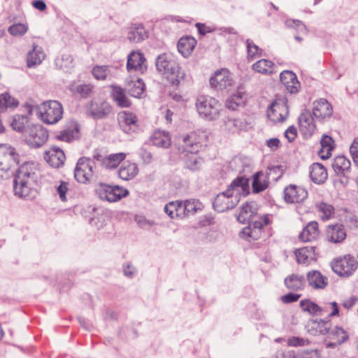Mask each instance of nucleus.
Returning <instances> with one entry per match:
<instances>
[{
	"mask_svg": "<svg viewBox=\"0 0 358 358\" xmlns=\"http://www.w3.org/2000/svg\"><path fill=\"white\" fill-rule=\"evenodd\" d=\"M249 194V180L238 176L228 186L227 190L217 195L213 201L214 209L222 213L234 208L240 201L241 196Z\"/></svg>",
	"mask_w": 358,
	"mask_h": 358,
	"instance_id": "1",
	"label": "nucleus"
},
{
	"mask_svg": "<svg viewBox=\"0 0 358 358\" xmlns=\"http://www.w3.org/2000/svg\"><path fill=\"white\" fill-rule=\"evenodd\" d=\"M36 166L33 162H25L20 166L14 178V192L20 198L29 196L31 182L36 178Z\"/></svg>",
	"mask_w": 358,
	"mask_h": 358,
	"instance_id": "2",
	"label": "nucleus"
},
{
	"mask_svg": "<svg viewBox=\"0 0 358 358\" xmlns=\"http://www.w3.org/2000/svg\"><path fill=\"white\" fill-rule=\"evenodd\" d=\"M156 67L173 86H178L184 81L186 74L173 59L166 54L159 55L156 59Z\"/></svg>",
	"mask_w": 358,
	"mask_h": 358,
	"instance_id": "3",
	"label": "nucleus"
},
{
	"mask_svg": "<svg viewBox=\"0 0 358 358\" xmlns=\"http://www.w3.org/2000/svg\"><path fill=\"white\" fill-rule=\"evenodd\" d=\"M195 106L199 115L209 121L218 119L222 110V104L216 99L208 95L199 96Z\"/></svg>",
	"mask_w": 358,
	"mask_h": 358,
	"instance_id": "4",
	"label": "nucleus"
},
{
	"mask_svg": "<svg viewBox=\"0 0 358 358\" xmlns=\"http://www.w3.org/2000/svg\"><path fill=\"white\" fill-rule=\"evenodd\" d=\"M62 105L57 101H44L37 107V113L40 120L48 124L58 122L63 116Z\"/></svg>",
	"mask_w": 358,
	"mask_h": 358,
	"instance_id": "5",
	"label": "nucleus"
},
{
	"mask_svg": "<svg viewBox=\"0 0 358 358\" xmlns=\"http://www.w3.org/2000/svg\"><path fill=\"white\" fill-rule=\"evenodd\" d=\"M19 163L15 149L7 144H0V178H8L13 173L14 164Z\"/></svg>",
	"mask_w": 358,
	"mask_h": 358,
	"instance_id": "6",
	"label": "nucleus"
},
{
	"mask_svg": "<svg viewBox=\"0 0 358 358\" xmlns=\"http://www.w3.org/2000/svg\"><path fill=\"white\" fill-rule=\"evenodd\" d=\"M96 193L103 201L116 202L129 194V191L119 185H109L99 183L96 188Z\"/></svg>",
	"mask_w": 358,
	"mask_h": 358,
	"instance_id": "7",
	"label": "nucleus"
},
{
	"mask_svg": "<svg viewBox=\"0 0 358 358\" xmlns=\"http://www.w3.org/2000/svg\"><path fill=\"white\" fill-rule=\"evenodd\" d=\"M332 270L340 276L349 277L357 268L358 262L350 255H345L334 259L331 264Z\"/></svg>",
	"mask_w": 358,
	"mask_h": 358,
	"instance_id": "8",
	"label": "nucleus"
},
{
	"mask_svg": "<svg viewBox=\"0 0 358 358\" xmlns=\"http://www.w3.org/2000/svg\"><path fill=\"white\" fill-rule=\"evenodd\" d=\"M26 143L31 148L42 146L48 138V131L41 124H34L24 130Z\"/></svg>",
	"mask_w": 358,
	"mask_h": 358,
	"instance_id": "9",
	"label": "nucleus"
},
{
	"mask_svg": "<svg viewBox=\"0 0 358 358\" xmlns=\"http://www.w3.org/2000/svg\"><path fill=\"white\" fill-rule=\"evenodd\" d=\"M270 223L268 215L260 217L259 220L250 222L240 232V236L248 241L258 240L262 236L263 229Z\"/></svg>",
	"mask_w": 358,
	"mask_h": 358,
	"instance_id": "10",
	"label": "nucleus"
},
{
	"mask_svg": "<svg viewBox=\"0 0 358 358\" xmlns=\"http://www.w3.org/2000/svg\"><path fill=\"white\" fill-rule=\"evenodd\" d=\"M95 162L87 157H81L78 159L75 171L74 177L80 183H87L90 181L94 175Z\"/></svg>",
	"mask_w": 358,
	"mask_h": 358,
	"instance_id": "11",
	"label": "nucleus"
},
{
	"mask_svg": "<svg viewBox=\"0 0 358 358\" xmlns=\"http://www.w3.org/2000/svg\"><path fill=\"white\" fill-rule=\"evenodd\" d=\"M206 135L203 131H193L182 137L183 150L186 152H197L206 141Z\"/></svg>",
	"mask_w": 358,
	"mask_h": 358,
	"instance_id": "12",
	"label": "nucleus"
},
{
	"mask_svg": "<svg viewBox=\"0 0 358 358\" xmlns=\"http://www.w3.org/2000/svg\"><path fill=\"white\" fill-rule=\"evenodd\" d=\"M288 114V106L282 100L273 101L267 110V117L273 122H283Z\"/></svg>",
	"mask_w": 358,
	"mask_h": 358,
	"instance_id": "13",
	"label": "nucleus"
},
{
	"mask_svg": "<svg viewBox=\"0 0 358 358\" xmlns=\"http://www.w3.org/2000/svg\"><path fill=\"white\" fill-rule=\"evenodd\" d=\"M308 197V192L302 187L289 185L284 189V199L286 203L303 202Z\"/></svg>",
	"mask_w": 358,
	"mask_h": 358,
	"instance_id": "14",
	"label": "nucleus"
},
{
	"mask_svg": "<svg viewBox=\"0 0 358 358\" xmlns=\"http://www.w3.org/2000/svg\"><path fill=\"white\" fill-rule=\"evenodd\" d=\"M333 113V108L325 99H320L313 102V115L319 121L329 118Z\"/></svg>",
	"mask_w": 358,
	"mask_h": 358,
	"instance_id": "15",
	"label": "nucleus"
},
{
	"mask_svg": "<svg viewBox=\"0 0 358 358\" xmlns=\"http://www.w3.org/2000/svg\"><path fill=\"white\" fill-rule=\"evenodd\" d=\"M233 79L229 71L227 69L217 71L210 79L212 87L217 90H224L232 85Z\"/></svg>",
	"mask_w": 358,
	"mask_h": 358,
	"instance_id": "16",
	"label": "nucleus"
},
{
	"mask_svg": "<svg viewBox=\"0 0 358 358\" xmlns=\"http://www.w3.org/2000/svg\"><path fill=\"white\" fill-rule=\"evenodd\" d=\"M110 111V104L104 101L93 100L87 108V114L95 119H101L109 114Z\"/></svg>",
	"mask_w": 358,
	"mask_h": 358,
	"instance_id": "17",
	"label": "nucleus"
},
{
	"mask_svg": "<svg viewBox=\"0 0 358 358\" xmlns=\"http://www.w3.org/2000/svg\"><path fill=\"white\" fill-rule=\"evenodd\" d=\"M326 239L332 243H341L347 236L346 230L342 224H329L326 229Z\"/></svg>",
	"mask_w": 358,
	"mask_h": 358,
	"instance_id": "18",
	"label": "nucleus"
},
{
	"mask_svg": "<svg viewBox=\"0 0 358 358\" xmlns=\"http://www.w3.org/2000/svg\"><path fill=\"white\" fill-rule=\"evenodd\" d=\"M119 124L121 129L127 134L136 132L138 129L137 117L129 112H122L119 115Z\"/></svg>",
	"mask_w": 358,
	"mask_h": 358,
	"instance_id": "19",
	"label": "nucleus"
},
{
	"mask_svg": "<svg viewBox=\"0 0 358 358\" xmlns=\"http://www.w3.org/2000/svg\"><path fill=\"white\" fill-rule=\"evenodd\" d=\"M44 159L51 166L59 168L64 164L66 157L59 148L52 147L45 152Z\"/></svg>",
	"mask_w": 358,
	"mask_h": 358,
	"instance_id": "20",
	"label": "nucleus"
},
{
	"mask_svg": "<svg viewBox=\"0 0 358 358\" xmlns=\"http://www.w3.org/2000/svg\"><path fill=\"white\" fill-rule=\"evenodd\" d=\"M127 68L129 71L143 73L147 69L146 61L143 55L138 52H132L128 56Z\"/></svg>",
	"mask_w": 358,
	"mask_h": 358,
	"instance_id": "21",
	"label": "nucleus"
},
{
	"mask_svg": "<svg viewBox=\"0 0 358 358\" xmlns=\"http://www.w3.org/2000/svg\"><path fill=\"white\" fill-rule=\"evenodd\" d=\"M280 81L290 93H296L300 87V83L294 73L291 71H284L280 75Z\"/></svg>",
	"mask_w": 358,
	"mask_h": 358,
	"instance_id": "22",
	"label": "nucleus"
},
{
	"mask_svg": "<svg viewBox=\"0 0 358 358\" xmlns=\"http://www.w3.org/2000/svg\"><path fill=\"white\" fill-rule=\"evenodd\" d=\"M80 127L76 122H70L64 129L57 135V138L62 141L71 142L79 137Z\"/></svg>",
	"mask_w": 358,
	"mask_h": 358,
	"instance_id": "23",
	"label": "nucleus"
},
{
	"mask_svg": "<svg viewBox=\"0 0 358 358\" xmlns=\"http://www.w3.org/2000/svg\"><path fill=\"white\" fill-rule=\"evenodd\" d=\"M299 124L300 130L304 135L310 136L315 129L313 117L308 110H305L301 114Z\"/></svg>",
	"mask_w": 358,
	"mask_h": 358,
	"instance_id": "24",
	"label": "nucleus"
},
{
	"mask_svg": "<svg viewBox=\"0 0 358 358\" xmlns=\"http://www.w3.org/2000/svg\"><path fill=\"white\" fill-rule=\"evenodd\" d=\"M306 278L309 285L314 289H324L328 285L327 278L316 270L309 271Z\"/></svg>",
	"mask_w": 358,
	"mask_h": 358,
	"instance_id": "25",
	"label": "nucleus"
},
{
	"mask_svg": "<svg viewBox=\"0 0 358 358\" xmlns=\"http://www.w3.org/2000/svg\"><path fill=\"white\" fill-rule=\"evenodd\" d=\"M45 55L42 48L34 45L31 50L27 55V66L28 68L36 67L44 60Z\"/></svg>",
	"mask_w": 358,
	"mask_h": 358,
	"instance_id": "26",
	"label": "nucleus"
},
{
	"mask_svg": "<svg viewBox=\"0 0 358 358\" xmlns=\"http://www.w3.org/2000/svg\"><path fill=\"white\" fill-rule=\"evenodd\" d=\"M296 260L299 264H308L317 258L315 247H303L295 252Z\"/></svg>",
	"mask_w": 358,
	"mask_h": 358,
	"instance_id": "27",
	"label": "nucleus"
},
{
	"mask_svg": "<svg viewBox=\"0 0 358 358\" xmlns=\"http://www.w3.org/2000/svg\"><path fill=\"white\" fill-rule=\"evenodd\" d=\"M320 234L318 223L315 221L310 222L302 230L299 238L303 242L315 240Z\"/></svg>",
	"mask_w": 358,
	"mask_h": 358,
	"instance_id": "28",
	"label": "nucleus"
},
{
	"mask_svg": "<svg viewBox=\"0 0 358 358\" xmlns=\"http://www.w3.org/2000/svg\"><path fill=\"white\" fill-rule=\"evenodd\" d=\"M183 162L185 169L191 171H196L201 169L203 160L197 155L196 152H187L183 157Z\"/></svg>",
	"mask_w": 358,
	"mask_h": 358,
	"instance_id": "29",
	"label": "nucleus"
},
{
	"mask_svg": "<svg viewBox=\"0 0 358 358\" xmlns=\"http://www.w3.org/2000/svg\"><path fill=\"white\" fill-rule=\"evenodd\" d=\"M138 173V168L136 163L125 162L118 171L119 177L124 180L133 179Z\"/></svg>",
	"mask_w": 358,
	"mask_h": 358,
	"instance_id": "30",
	"label": "nucleus"
},
{
	"mask_svg": "<svg viewBox=\"0 0 358 358\" xmlns=\"http://www.w3.org/2000/svg\"><path fill=\"white\" fill-rule=\"evenodd\" d=\"M126 155L124 152H119L111 154L104 157L103 159H99L101 156H97V160H101L102 166L106 169H115L116 168L124 159Z\"/></svg>",
	"mask_w": 358,
	"mask_h": 358,
	"instance_id": "31",
	"label": "nucleus"
},
{
	"mask_svg": "<svg viewBox=\"0 0 358 358\" xmlns=\"http://www.w3.org/2000/svg\"><path fill=\"white\" fill-rule=\"evenodd\" d=\"M148 37L142 24H134L128 32L127 38L131 43H140Z\"/></svg>",
	"mask_w": 358,
	"mask_h": 358,
	"instance_id": "32",
	"label": "nucleus"
},
{
	"mask_svg": "<svg viewBox=\"0 0 358 358\" xmlns=\"http://www.w3.org/2000/svg\"><path fill=\"white\" fill-rule=\"evenodd\" d=\"M310 176L315 183H323L327 178V169L322 164L314 163L310 167Z\"/></svg>",
	"mask_w": 358,
	"mask_h": 358,
	"instance_id": "33",
	"label": "nucleus"
},
{
	"mask_svg": "<svg viewBox=\"0 0 358 358\" xmlns=\"http://www.w3.org/2000/svg\"><path fill=\"white\" fill-rule=\"evenodd\" d=\"M196 41L192 36L182 37L178 43V51L185 57H188L194 50Z\"/></svg>",
	"mask_w": 358,
	"mask_h": 358,
	"instance_id": "34",
	"label": "nucleus"
},
{
	"mask_svg": "<svg viewBox=\"0 0 358 358\" xmlns=\"http://www.w3.org/2000/svg\"><path fill=\"white\" fill-rule=\"evenodd\" d=\"M300 306L303 312L316 316L322 315L328 308L327 306L325 308L320 307L309 299L301 300L300 301Z\"/></svg>",
	"mask_w": 358,
	"mask_h": 358,
	"instance_id": "35",
	"label": "nucleus"
},
{
	"mask_svg": "<svg viewBox=\"0 0 358 358\" xmlns=\"http://www.w3.org/2000/svg\"><path fill=\"white\" fill-rule=\"evenodd\" d=\"M256 213L257 210L254 205L246 202L241 207L237 215V220L241 223L250 222V220Z\"/></svg>",
	"mask_w": 358,
	"mask_h": 358,
	"instance_id": "36",
	"label": "nucleus"
},
{
	"mask_svg": "<svg viewBox=\"0 0 358 358\" xmlns=\"http://www.w3.org/2000/svg\"><path fill=\"white\" fill-rule=\"evenodd\" d=\"M275 64L266 59H259L252 65V69L255 72L264 75H271L275 73Z\"/></svg>",
	"mask_w": 358,
	"mask_h": 358,
	"instance_id": "37",
	"label": "nucleus"
},
{
	"mask_svg": "<svg viewBox=\"0 0 358 358\" xmlns=\"http://www.w3.org/2000/svg\"><path fill=\"white\" fill-rule=\"evenodd\" d=\"M268 186L267 177L262 171H258L252 176V192L259 193L265 190Z\"/></svg>",
	"mask_w": 358,
	"mask_h": 358,
	"instance_id": "38",
	"label": "nucleus"
},
{
	"mask_svg": "<svg viewBox=\"0 0 358 358\" xmlns=\"http://www.w3.org/2000/svg\"><path fill=\"white\" fill-rule=\"evenodd\" d=\"M152 144L157 147L167 148L171 145V138L168 133L156 131L151 137Z\"/></svg>",
	"mask_w": 358,
	"mask_h": 358,
	"instance_id": "39",
	"label": "nucleus"
},
{
	"mask_svg": "<svg viewBox=\"0 0 358 358\" xmlns=\"http://www.w3.org/2000/svg\"><path fill=\"white\" fill-rule=\"evenodd\" d=\"M311 326V329H308V331H311L313 334H322L325 335L329 333L330 329V324L328 321L323 320H312L308 324V326Z\"/></svg>",
	"mask_w": 358,
	"mask_h": 358,
	"instance_id": "40",
	"label": "nucleus"
},
{
	"mask_svg": "<svg viewBox=\"0 0 358 358\" xmlns=\"http://www.w3.org/2000/svg\"><path fill=\"white\" fill-rule=\"evenodd\" d=\"M332 168L337 174H343L350 169V161L343 155L337 156L332 162Z\"/></svg>",
	"mask_w": 358,
	"mask_h": 358,
	"instance_id": "41",
	"label": "nucleus"
},
{
	"mask_svg": "<svg viewBox=\"0 0 358 358\" xmlns=\"http://www.w3.org/2000/svg\"><path fill=\"white\" fill-rule=\"evenodd\" d=\"M315 207L320 213L321 219L323 220H330L335 213L334 206L324 201L317 203Z\"/></svg>",
	"mask_w": 358,
	"mask_h": 358,
	"instance_id": "42",
	"label": "nucleus"
},
{
	"mask_svg": "<svg viewBox=\"0 0 358 358\" xmlns=\"http://www.w3.org/2000/svg\"><path fill=\"white\" fill-rule=\"evenodd\" d=\"M112 96L117 104L122 108L130 106V101L126 96L124 91L120 87H113Z\"/></svg>",
	"mask_w": 358,
	"mask_h": 358,
	"instance_id": "43",
	"label": "nucleus"
},
{
	"mask_svg": "<svg viewBox=\"0 0 358 358\" xmlns=\"http://www.w3.org/2000/svg\"><path fill=\"white\" fill-rule=\"evenodd\" d=\"M321 148L319 155L322 159H328L331 155V152L334 148L333 139L327 135H324L321 139Z\"/></svg>",
	"mask_w": 358,
	"mask_h": 358,
	"instance_id": "44",
	"label": "nucleus"
},
{
	"mask_svg": "<svg viewBox=\"0 0 358 358\" xmlns=\"http://www.w3.org/2000/svg\"><path fill=\"white\" fill-rule=\"evenodd\" d=\"M145 84L140 78L132 80L127 84L129 94L134 97H140L144 92Z\"/></svg>",
	"mask_w": 358,
	"mask_h": 358,
	"instance_id": "45",
	"label": "nucleus"
},
{
	"mask_svg": "<svg viewBox=\"0 0 358 358\" xmlns=\"http://www.w3.org/2000/svg\"><path fill=\"white\" fill-rule=\"evenodd\" d=\"M286 287L292 290H299L303 287L304 278L303 276L292 274L285 279Z\"/></svg>",
	"mask_w": 358,
	"mask_h": 358,
	"instance_id": "46",
	"label": "nucleus"
},
{
	"mask_svg": "<svg viewBox=\"0 0 358 358\" xmlns=\"http://www.w3.org/2000/svg\"><path fill=\"white\" fill-rule=\"evenodd\" d=\"M276 358H320V353L318 350L306 351L300 354H296L292 351L286 354H280Z\"/></svg>",
	"mask_w": 358,
	"mask_h": 358,
	"instance_id": "47",
	"label": "nucleus"
},
{
	"mask_svg": "<svg viewBox=\"0 0 358 358\" xmlns=\"http://www.w3.org/2000/svg\"><path fill=\"white\" fill-rule=\"evenodd\" d=\"M225 124L229 130L236 132L246 129L248 124L244 119H229Z\"/></svg>",
	"mask_w": 358,
	"mask_h": 358,
	"instance_id": "48",
	"label": "nucleus"
},
{
	"mask_svg": "<svg viewBox=\"0 0 358 358\" xmlns=\"http://www.w3.org/2000/svg\"><path fill=\"white\" fill-rule=\"evenodd\" d=\"M331 338L337 341L341 345L348 340V333L341 327H336L331 332Z\"/></svg>",
	"mask_w": 358,
	"mask_h": 358,
	"instance_id": "49",
	"label": "nucleus"
},
{
	"mask_svg": "<svg viewBox=\"0 0 358 358\" xmlns=\"http://www.w3.org/2000/svg\"><path fill=\"white\" fill-rule=\"evenodd\" d=\"M73 57L69 53H64L55 59L56 66L61 69H68L72 66Z\"/></svg>",
	"mask_w": 358,
	"mask_h": 358,
	"instance_id": "50",
	"label": "nucleus"
},
{
	"mask_svg": "<svg viewBox=\"0 0 358 358\" xmlns=\"http://www.w3.org/2000/svg\"><path fill=\"white\" fill-rule=\"evenodd\" d=\"M18 104V101L11 96L9 93L5 92L0 94V109H4L8 107H17Z\"/></svg>",
	"mask_w": 358,
	"mask_h": 358,
	"instance_id": "51",
	"label": "nucleus"
},
{
	"mask_svg": "<svg viewBox=\"0 0 358 358\" xmlns=\"http://www.w3.org/2000/svg\"><path fill=\"white\" fill-rule=\"evenodd\" d=\"M246 46L248 50V59L252 60L257 57L262 55V50L260 49L254 42L250 39H247Z\"/></svg>",
	"mask_w": 358,
	"mask_h": 358,
	"instance_id": "52",
	"label": "nucleus"
},
{
	"mask_svg": "<svg viewBox=\"0 0 358 358\" xmlns=\"http://www.w3.org/2000/svg\"><path fill=\"white\" fill-rule=\"evenodd\" d=\"M27 117L26 115H15L11 122L12 128L19 132H23L25 129V124L27 123Z\"/></svg>",
	"mask_w": 358,
	"mask_h": 358,
	"instance_id": "53",
	"label": "nucleus"
},
{
	"mask_svg": "<svg viewBox=\"0 0 358 358\" xmlns=\"http://www.w3.org/2000/svg\"><path fill=\"white\" fill-rule=\"evenodd\" d=\"M110 73L108 66H95L92 69V74L96 80H104Z\"/></svg>",
	"mask_w": 358,
	"mask_h": 358,
	"instance_id": "54",
	"label": "nucleus"
},
{
	"mask_svg": "<svg viewBox=\"0 0 358 358\" xmlns=\"http://www.w3.org/2000/svg\"><path fill=\"white\" fill-rule=\"evenodd\" d=\"M28 30V27L22 23L15 24L8 28V32L14 36L24 35Z\"/></svg>",
	"mask_w": 358,
	"mask_h": 358,
	"instance_id": "55",
	"label": "nucleus"
},
{
	"mask_svg": "<svg viewBox=\"0 0 358 358\" xmlns=\"http://www.w3.org/2000/svg\"><path fill=\"white\" fill-rule=\"evenodd\" d=\"M93 88L90 84H83L77 86L76 91L83 97H87L92 92Z\"/></svg>",
	"mask_w": 358,
	"mask_h": 358,
	"instance_id": "56",
	"label": "nucleus"
},
{
	"mask_svg": "<svg viewBox=\"0 0 358 358\" xmlns=\"http://www.w3.org/2000/svg\"><path fill=\"white\" fill-rule=\"evenodd\" d=\"M184 208L185 210V215L188 216L192 215L197 211V203L194 201L187 200L184 202Z\"/></svg>",
	"mask_w": 358,
	"mask_h": 358,
	"instance_id": "57",
	"label": "nucleus"
},
{
	"mask_svg": "<svg viewBox=\"0 0 358 358\" xmlns=\"http://www.w3.org/2000/svg\"><path fill=\"white\" fill-rule=\"evenodd\" d=\"M287 27L296 28L298 31L301 32H306V27L304 24L298 20H287L285 22Z\"/></svg>",
	"mask_w": 358,
	"mask_h": 358,
	"instance_id": "58",
	"label": "nucleus"
},
{
	"mask_svg": "<svg viewBox=\"0 0 358 358\" xmlns=\"http://www.w3.org/2000/svg\"><path fill=\"white\" fill-rule=\"evenodd\" d=\"M350 152L354 163L358 166V138H355L351 144Z\"/></svg>",
	"mask_w": 358,
	"mask_h": 358,
	"instance_id": "59",
	"label": "nucleus"
},
{
	"mask_svg": "<svg viewBox=\"0 0 358 358\" xmlns=\"http://www.w3.org/2000/svg\"><path fill=\"white\" fill-rule=\"evenodd\" d=\"M139 155L143 162L146 164H150L153 160L152 154L145 148L140 149Z\"/></svg>",
	"mask_w": 358,
	"mask_h": 358,
	"instance_id": "60",
	"label": "nucleus"
},
{
	"mask_svg": "<svg viewBox=\"0 0 358 358\" xmlns=\"http://www.w3.org/2000/svg\"><path fill=\"white\" fill-rule=\"evenodd\" d=\"M306 343H308L307 340H305L302 338L294 337V336L289 338L287 341V344L290 346H294V347L303 346Z\"/></svg>",
	"mask_w": 358,
	"mask_h": 358,
	"instance_id": "61",
	"label": "nucleus"
},
{
	"mask_svg": "<svg viewBox=\"0 0 358 358\" xmlns=\"http://www.w3.org/2000/svg\"><path fill=\"white\" fill-rule=\"evenodd\" d=\"M68 189V183L63 181L61 182L60 185L57 189V192L59 195V198L63 201H66V193L67 192Z\"/></svg>",
	"mask_w": 358,
	"mask_h": 358,
	"instance_id": "62",
	"label": "nucleus"
},
{
	"mask_svg": "<svg viewBox=\"0 0 358 358\" xmlns=\"http://www.w3.org/2000/svg\"><path fill=\"white\" fill-rule=\"evenodd\" d=\"M301 294L296 293H288L281 296V300L285 303H289L298 301Z\"/></svg>",
	"mask_w": 358,
	"mask_h": 358,
	"instance_id": "63",
	"label": "nucleus"
},
{
	"mask_svg": "<svg viewBox=\"0 0 358 358\" xmlns=\"http://www.w3.org/2000/svg\"><path fill=\"white\" fill-rule=\"evenodd\" d=\"M176 201H171L166 204L164 207V211L171 218L176 217Z\"/></svg>",
	"mask_w": 358,
	"mask_h": 358,
	"instance_id": "64",
	"label": "nucleus"
}]
</instances>
